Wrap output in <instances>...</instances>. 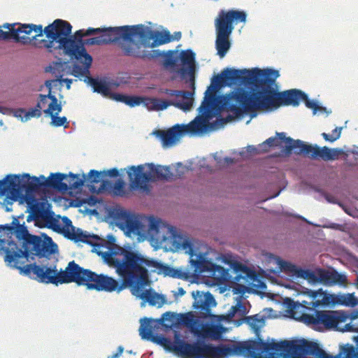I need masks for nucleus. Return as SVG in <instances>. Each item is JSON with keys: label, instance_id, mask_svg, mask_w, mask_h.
<instances>
[{"label": "nucleus", "instance_id": "13", "mask_svg": "<svg viewBox=\"0 0 358 358\" xmlns=\"http://www.w3.org/2000/svg\"><path fill=\"white\" fill-rule=\"evenodd\" d=\"M103 98L122 102L130 107L143 104L148 110H163L169 106H174L185 112L189 111L194 103L195 91H171V99L164 100L156 98L128 96L117 93L116 91H94Z\"/></svg>", "mask_w": 358, "mask_h": 358}, {"label": "nucleus", "instance_id": "3", "mask_svg": "<svg viewBox=\"0 0 358 358\" xmlns=\"http://www.w3.org/2000/svg\"><path fill=\"white\" fill-rule=\"evenodd\" d=\"M62 24V27L56 32V37L59 38L62 46L68 48L69 53L84 58L83 67L88 69L92 62L84 45H101L117 42L126 56L136 58L151 59L159 56L158 51L148 52L142 49L151 46L152 30L145 28L143 25L122 26L108 28H88L86 31L80 29L73 36L71 25L62 21H56L55 24Z\"/></svg>", "mask_w": 358, "mask_h": 358}, {"label": "nucleus", "instance_id": "47", "mask_svg": "<svg viewBox=\"0 0 358 358\" xmlns=\"http://www.w3.org/2000/svg\"><path fill=\"white\" fill-rule=\"evenodd\" d=\"M182 37V34L180 31H176L173 35H171L172 41H179Z\"/></svg>", "mask_w": 358, "mask_h": 358}, {"label": "nucleus", "instance_id": "55", "mask_svg": "<svg viewBox=\"0 0 358 358\" xmlns=\"http://www.w3.org/2000/svg\"><path fill=\"white\" fill-rule=\"evenodd\" d=\"M357 153H358V152H357Z\"/></svg>", "mask_w": 358, "mask_h": 358}, {"label": "nucleus", "instance_id": "18", "mask_svg": "<svg viewBox=\"0 0 358 358\" xmlns=\"http://www.w3.org/2000/svg\"><path fill=\"white\" fill-rule=\"evenodd\" d=\"M288 151H294L296 154H303L313 159L321 158L324 160H333L338 157L340 150L331 149L326 146L320 148L317 145H308L301 140H293L291 138H286Z\"/></svg>", "mask_w": 358, "mask_h": 358}, {"label": "nucleus", "instance_id": "30", "mask_svg": "<svg viewBox=\"0 0 358 358\" xmlns=\"http://www.w3.org/2000/svg\"><path fill=\"white\" fill-rule=\"evenodd\" d=\"M277 136H278V138H277L275 137H271V138H268V139H266L264 143H262V144H260L259 145V149L265 151V150H266V148L268 147L276 146V145H278V139H279V140L285 141V142L286 143L285 149H286L287 152H288V153L291 152V151L289 152L288 150L287 149V142L286 141V138H287L288 137L285 136V134L284 132L277 133Z\"/></svg>", "mask_w": 358, "mask_h": 358}, {"label": "nucleus", "instance_id": "19", "mask_svg": "<svg viewBox=\"0 0 358 358\" xmlns=\"http://www.w3.org/2000/svg\"><path fill=\"white\" fill-rule=\"evenodd\" d=\"M10 183L13 186L11 195L16 198L20 196V192L23 190L26 192L25 196H28L36 192L40 187H45L41 176L31 177L28 173L15 176V179H13Z\"/></svg>", "mask_w": 358, "mask_h": 358}, {"label": "nucleus", "instance_id": "7", "mask_svg": "<svg viewBox=\"0 0 358 358\" xmlns=\"http://www.w3.org/2000/svg\"><path fill=\"white\" fill-rule=\"evenodd\" d=\"M15 234L17 239V241L0 238V241L2 242L0 252L3 251L6 253L5 262L8 266L19 269L21 273L25 275H29L31 273L36 275L34 269L29 268V266L33 267L55 264V262L46 263L47 260L45 259L39 265L34 264L22 267V265L25 263V260L29 257H47L57 252V245L50 237L46 235L38 236L29 234L27 227L24 225H18L15 230Z\"/></svg>", "mask_w": 358, "mask_h": 358}, {"label": "nucleus", "instance_id": "34", "mask_svg": "<svg viewBox=\"0 0 358 358\" xmlns=\"http://www.w3.org/2000/svg\"><path fill=\"white\" fill-rule=\"evenodd\" d=\"M15 179V176H8L5 179L0 180V196H3L8 192V188L10 187V192L13 189V186L10 182Z\"/></svg>", "mask_w": 358, "mask_h": 358}, {"label": "nucleus", "instance_id": "29", "mask_svg": "<svg viewBox=\"0 0 358 358\" xmlns=\"http://www.w3.org/2000/svg\"><path fill=\"white\" fill-rule=\"evenodd\" d=\"M322 358H358V354L352 345L347 344L341 348L338 355L335 356L325 355Z\"/></svg>", "mask_w": 358, "mask_h": 358}, {"label": "nucleus", "instance_id": "31", "mask_svg": "<svg viewBox=\"0 0 358 358\" xmlns=\"http://www.w3.org/2000/svg\"><path fill=\"white\" fill-rule=\"evenodd\" d=\"M336 303L344 306L353 308L358 305V299L354 294H343L337 296Z\"/></svg>", "mask_w": 358, "mask_h": 358}, {"label": "nucleus", "instance_id": "21", "mask_svg": "<svg viewBox=\"0 0 358 358\" xmlns=\"http://www.w3.org/2000/svg\"><path fill=\"white\" fill-rule=\"evenodd\" d=\"M247 314L243 315V317H234V322L236 327L240 326L243 322L247 323L251 329L254 331L255 334L257 336V341H253V342H263V343H270L272 341L276 342L274 339H268L266 341H264L262 339L259 338V330L265 325V319L266 317L264 315L256 314L252 316H245ZM252 342V341H248L243 343H240L238 344H222V345H241V344Z\"/></svg>", "mask_w": 358, "mask_h": 358}, {"label": "nucleus", "instance_id": "11", "mask_svg": "<svg viewBox=\"0 0 358 358\" xmlns=\"http://www.w3.org/2000/svg\"><path fill=\"white\" fill-rule=\"evenodd\" d=\"M62 21L64 23H67L69 25L71 24L65 20L61 19L55 20L52 24L48 25L43 29V26L39 24H4L2 27L0 26V39L8 40L13 39L17 42H20L23 44H27L31 42V38H36L37 36H42L43 33L45 34L48 41L41 40L43 46L48 50L49 52H52L54 47V43H57L58 45L55 49H62L65 53L71 57V59H76L79 63L83 65L84 58H78V56L76 54L71 55L69 53L68 48L66 45L65 47L62 46V43L59 38L56 37V32L59 31L64 24H57L56 21Z\"/></svg>", "mask_w": 358, "mask_h": 358}, {"label": "nucleus", "instance_id": "51", "mask_svg": "<svg viewBox=\"0 0 358 358\" xmlns=\"http://www.w3.org/2000/svg\"><path fill=\"white\" fill-rule=\"evenodd\" d=\"M0 126L1 127L3 126V122L2 120H0Z\"/></svg>", "mask_w": 358, "mask_h": 358}, {"label": "nucleus", "instance_id": "35", "mask_svg": "<svg viewBox=\"0 0 358 358\" xmlns=\"http://www.w3.org/2000/svg\"><path fill=\"white\" fill-rule=\"evenodd\" d=\"M343 129L342 127H336L331 134H328L326 133H322V136L327 141L334 142L337 139L341 137V131Z\"/></svg>", "mask_w": 358, "mask_h": 358}, {"label": "nucleus", "instance_id": "9", "mask_svg": "<svg viewBox=\"0 0 358 358\" xmlns=\"http://www.w3.org/2000/svg\"><path fill=\"white\" fill-rule=\"evenodd\" d=\"M24 201L29 213L27 222L34 220L40 227H48L55 231H61L71 240L87 243L93 247L92 251L95 252L96 249L106 241L97 235L76 229L67 217H62L61 220L55 218L54 213L50 210V206L45 199H38L32 195H28L24 196Z\"/></svg>", "mask_w": 358, "mask_h": 358}, {"label": "nucleus", "instance_id": "50", "mask_svg": "<svg viewBox=\"0 0 358 358\" xmlns=\"http://www.w3.org/2000/svg\"><path fill=\"white\" fill-rule=\"evenodd\" d=\"M297 217L308 222V221L304 217H302L301 216H297ZM308 223L310 224V222H308Z\"/></svg>", "mask_w": 358, "mask_h": 358}, {"label": "nucleus", "instance_id": "25", "mask_svg": "<svg viewBox=\"0 0 358 358\" xmlns=\"http://www.w3.org/2000/svg\"><path fill=\"white\" fill-rule=\"evenodd\" d=\"M66 178V174L60 173H51L48 178H45L44 176L41 175V178L43 180L45 187H52L64 192L68 191L66 182H64Z\"/></svg>", "mask_w": 358, "mask_h": 358}, {"label": "nucleus", "instance_id": "37", "mask_svg": "<svg viewBox=\"0 0 358 358\" xmlns=\"http://www.w3.org/2000/svg\"><path fill=\"white\" fill-rule=\"evenodd\" d=\"M63 81L66 83V87L69 89L70 88V85L71 83V80H63ZM62 80H46L45 83V85L48 90H52L53 87H60V85H62Z\"/></svg>", "mask_w": 358, "mask_h": 358}, {"label": "nucleus", "instance_id": "16", "mask_svg": "<svg viewBox=\"0 0 358 358\" xmlns=\"http://www.w3.org/2000/svg\"><path fill=\"white\" fill-rule=\"evenodd\" d=\"M127 173L131 187L141 190H147L150 182L159 179L168 180L172 176L169 166L152 163L129 166Z\"/></svg>", "mask_w": 358, "mask_h": 358}, {"label": "nucleus", "instance_id": "22", "mask_svg": "<svg viewBox=\"0 0 358 358\" xmlns=\"http://www.w3.org/2000/svg\"><path fill=\"white\" fill-rule=\"evenodd\" d=\"M179 59L183 65L188 66V69L180 67V73L183 78L188 76V83L190 90H195L194 62L195 54L191 50H182L180 53Z\"/></svg>", "mask_w": 358, "mask_h": 358}, {"label": "nucleus", "instance_id": "4", "mask_svg": "<svg viewBox=\"0 0 358 358\" xmlns=\"http://www.w3.org/2000/svg\"><path fill=\"white\" fill-rule=\"evenodd\" d=\"M96 253L108 265L115 268L116 273L123 280L124 284L130 287L134 296L150 306L161 307L166 299L151 288L149 271L164 273L165 275L173 278H182L180 271L164 266L157 261L126 250L110 241H106L103 245L96 248Z\"/></svg>", "mask_w": 358, "mask_h": 358}, {"label": "nucleus", "instance_id": "8", "mask_svg": "<svg viewBox=\"0 0 358 358\" xmlns=\"http://www.w3.org/2000/svg\"><path fill=\"white\" fill-rule=\"evenodd\" d=\"M31 268V266H29ZM36 278L41 282L55 285L75 282L79 285H85L88 289L120 292L127 285L120 284L112 277L103 274H96L88 269L80 267L72 261L64 271L58 272L56 264L34 266L32 267Z\"/></svg>", "mask_w": 358, "mask_h": 358}, {"label": "nucleus", "instance_id": "33", "mask_svg": "<svg viewBox=\"0 0 358 358\" xmlns=\"http://www.w3.org/2000/svg\"><path fill=\"white\" fill-rule=\"evenodd\" d=\"M60 112H57L55 113H50L47 116H50L51 117L50 125L55 127H59L64 126V128H67L69 126V122L66 117H59L58 115Z\"/></svg>", "mask_w": 358, "mask_h": 358}, {"label": "nucleus", "instance_id": "28", "mask_svg": "<svg viewBox=\"0 0 358 358\" xmlns=\"http://www.w3.org/2000/svg\"><path fill=\"white\" fill-rule=\"evenodd\" d=\"M151 47H157L172 41L171 35L167 30L162 31L152 30Z\"/></svg>", "mask_w": 358, "mask_h": 358}, {"label": "nucleus", "instance_id": "44", "mask_svg": "<svg viewBox=\"0 0 358 358\" xmlns=\"http://www.w3.org/2000/svg\"><path fill=\"white\" fill-rule=\"evenodd\" d=\"M124 351V348L122 346H119L117 352L115 353H113L112 355L108 356V358H118L121 356Z\"/></svg>", "mask_w": 358, "mask_h": 358}, {"label": "nucleus", "instance_id": "20", "mask_svg": "<svg viewBox=\"0 0 358 358\" xmlns=\"http://www.w3.org/2000/svg\"><path fill=\"white\" fill-rule=\"evenodd\" d=\"M329 313H336V319L334 320L332 324L326 327V329L358 332V311L353 312L350 316L344 311L329 310Z\"/></svg>", "mask_w": 358, "mask_h": 358}, {"label": "nucleus", "instance_id": "15", "mask_svg": "<svg viewBox=\"0 0 358 358\" xmlns=\"http://www.w3.org/2000/svg\"><path fill=\"white\" fill-rule=\"evenodd\" d=\"M247 15L243 10H222L215 20L216 32L215 48L217 55L224 57L231 47L229 37L234 29V24L246 21Z\"/></svg>", "mask_w": 358, "mask_h": 358}, {"label": "nucleus", "instance_id": "17", "mask_svg": "<svg viewBox=\"0 0 358 358\" xmlns=\"http://www.w3.org/2000/svg\"><path fill=\"white\" fill-rule=\"evenodd\" d=\"M285 305L287 308V315L292 319L303 322L304 324L317 331L326 330V327L332 324L336 319V313H329V310H315L312 315L304 313L306 306L287 299Z\"/></svg>", "mask_w": 358, "mask_h": 358}, {"label": "nucleus", "instance_id": "48", "mask_svg": "<svg viewBox=\"0 0 358 358\" xmlns=\"http://www.w3.org/2000/svg\"><path fill=\"white\" fill-rule=\"evenodd\" d=\"M185 292L183 289V288L179 287L178 289V292L174 294V296H176V297L182 296H183L185 294Z\"/></svg>", "mask_w": 358, "mask_h": 358}, {"label": "nucleus", "instance_id": "14", "mask_svg": "<svg viewBox=\"0 0 358 358\" xmlns=\"http://www.w3.org/2000/svg\"><path fill=\"white\" fill-rule=\"evenodd\" d=\"M265 259L268 266L266 270L270 273L273 274L285 273L293 279L307 280L311 285H343L346 281V276L337 271H328L321 268L315 271L303 269L271 253L265 255Z\"/></svg>", "mask_w": 358, "mask_h": 358}, {"label": "nucleus", "instance_id": "27", "mask_svg": "<svg viewBox=\"0 0 358 358\" xmlns=\"http://www.w3.org/2000/svg\"><path fill=\"white\" fill-rule=\"evenodd\" d=\"M179 56L176 50H169L164 54L163 65L166 69L180 73V67L178 64Z\"/></svg>", "mask_w": 358, "mask_h": 358}, {"label": "nucleus", "instance_id": "38", "mask_svg": "<svg viewBox=\"0 0 358 358\" xmlns=\"http://www.w3.org/2000/svg\"><path fill=\"white\" fill-rule=\"evenodd\" d=\"M216 301L213 297V296L210 293H206L203 296V301H202V308L203 309L208 310L211 307H215L216 306Z\"/></svg>", "mask_w": 358, "mask_h": 358}, {"label": "nucleus", "instance_id": "46", "mask_svg": "<svg viewBox=\"0 0 358 358\" xmlns=\"http://www.w3.org/2000/svg\"><path fill=\"white\" fill-rule=\"evenodd\" d=\"M0 113L4 115H11L13 110L8 108L0 106Z\"/></svg>", "mask_w": 358, "mask_h": 358}, {"label": "nucleus", "instance_id": "36", "mask_svg": "<svg viewBox=\"0 0 358 358\" xmlns=\"http://www.w3.org/2000/svg\"><path fill=\"white\" fill-rule=\"evenodd\" d=\"M103 174H106L104 171L91 170L88 173V180L92 183H98L102 180Z\"/></svg>", "mask_w": 358, "mask_h": 358}, {"label": "nucleus", "instance_id": "52", "mask_svg": "<svg viewBox=\"0 0 358 358\" xmlns=\"http://www.w3.org/2000/svg\"><path fill=\"white\" fill-rule=\"evenodd\" d=\"M147 90H154V88L149 87L147 88Z\"/></svg>", "mask_w": 358, "mask_h": 358}, {"label": "nucleus", "instance_id": "39", "mask_svg": "<svg viewBox=\"0 0 358 358\" xmlns=\"http://www.w3.org/2000/svg\"><path fill=\"white\" fill-rule=\"evenodd\" d=\"M113 192L117 196H125L124 182L122 180L117 181L113 187Z\"/></svg>", "mask_w": 358, "mask_h": 358}, {"label": "nucleus", "instance_id": "2", "mask_svg": "<svg viewBox=\"0 0 358 358\" xmlns=\"http://www.w3.org/2000/svg\"><path fill=\"white\" fill-rule=\"evenodd\" d=\"M110 215L126 236L136 238L138 241L148 240L155 248L182 251L189 255V262L196 272L207 273L219 281L229 280V271L213 262L218 259L214 250L178 233L175 227L161 219L136 215L120 209L113 210Z\"/></svg>", "mask_w": 358, "mask_h": 358}, {"label": "nucleus", "instance_id": "1", "mask_svg": "<svg viewBox=\"0 0 358 358\" xmlns=\"http://www.w3.org/2000/svg\"><path fill=\"white\" fill-rule=\"evenodd\" d=\"M222 91H205L203 100L198 108L199 115L189 124H176L162 134L163 146L176 145L185 136H201L208 130H217L224 127L227 121L222 118L209 125L213 117L220 115L222 111L232 113L237 118L250 115L257 116V110L271 112L280 106H296L304 101L306 107L313 110V115L331 111L319 104L316 100H310L302 91H231L226 95Z\"/></svg>", "mask_w": 358, "mask_h": 358}, {"label": "nucleus", "instance_id": "6", "mask_svg": "<svg viewBox=\"0 0 358 358\" xmlns=\"http://www.w3.org/2000/svg\"><path fill=\"white\" fill-rule=\"evenodd\" d=\"M236 272H240L234 279L238 282L245 284V285L237 284L233 287V292L240 294L234 298L236 303L232 306L226 315H210L208 320H201L192 313L191 325H189V331L199 338L211 340H220L222 334L226 331L221 322H231L234 317H243L250 311V304L245 303L243 295L249 288H257L264 289L266 285L262 282L257 273L247 266L238 263L233 264Z\"/></svg>", "mask_w": 358, "mask_h": 358}, {"label": "nucleus", "instance_id": "10", "mask_svg": "<svg viewBox=\"0 0 358 358\" xmlns=\"http://www.w3.org/2000/svg\"><path fill=\"white\" fill-rule=\"evenodd\" d=\"M280 76L279 71L272 68H226L212 77L206 90H222L225 87L234 90H280L277 82Z\"/></svg>", "mask_w": 358, "mask_h": 358}, {"label": "nucleus", "instance_id": "49", "mask_svg": "<svg viewBox=\"0 0 358 358\" xmlns=\"http://www.w3.org/2000/svg\"><path fill=\"white\" fill-rule=\"evenodd\" d=\"M247 149L249 152H255L257 151V149L252 145L248 146Z\"/></svg>", "mask_w": 358, "mask_h": 358}, {"label": "nucleus", "instance_id": "5", "mask_svg": "<svg viewBox=\"0 0 358 358\" xmlns=\"http://www.w3.org/2000/svg\"><path fill=\"white\" fill-rule=\"evenodd\" d=\"M192 312L186 313H174L166 312L159 320L150 318L141 319L139 335L143 340L149 341L162 345L166 351L186 357L225 358L236 356L239 345H218L214 346L203 342L194 343H186L180 332H174V340L164 337L162 335L155 334V331L161 326L166 329H171L180 325L189 328L191 325Z\"/></svg>", "mask_w": 358, "mask_h": 358}, {"label": "nucleus", "instance_id": "26", "mask_svg": "<svg viewBox=\"0 0 358 358\" xmlns=\"http://www.w3.org/2000/svg\"><path fill=\"white\" fill-rule=\"evenodd\" d=\"M88 83L93 90H110L112 87H118L119 84L107 77L101 78H88Z\"/></svg>", "mask_w": 358, "mask_h": 358}, {"label": "nucleus", "instance_id": "42", "mask_svg": "<svg viewBox=\"0 0 358 358\" xmlns=\"http://www.w3.org/2000/svg\"><path fill=\"white\" fill-rule=\"evenodd\" d=\"M27 113V111L23 108H18L16 110H13V113L11 115H13L14 117L20 119L22 122H27V120H24L25 118V115Z\"/></svg>", "mask_w": 358, "mask_h": 358}, {"label": "nucleus", "instance_id": "24", "mask_svg": "<svg viewBox=\"0 0 358 358\" xmlns=\"http://www.w3.org/2000/svg\"><path fill=\"white\" fill-rule=\"evenodd\" d=\"M303 294L308 297L310 300L308 304L315 308L321 306H328L334 302V296L324 292L322 289L312 290L306 288L303 292ZM303 302L308 303V302L305 301Z\"/></svg>", "mask_w": 358, "mask_h": 358}, {"label": "nucleus", "instance_id": "43", "mask_svg": "<svg viewBox=\"0 0 358 358\" xmlns=\"http://www.w3.org/2000/svg\"><path fill=\"white\" fill-rule=\"evenodd\" d=\"M106 174L104 175V177L106 176H108L110 177H117L119 175V171L117 169H111L110 170H108L107 171H104Z\"/></svg>", "mask_w": 358, "mask_h": 358}, {"label": "nucleus", "instance_id": "23", "mask_svg": "<svg viewBox=\"0 0 358 358\" xmlns=\"http://www.w3.org/2000/svg\"><path fill=\"white\" fill-rule=\"evenodd\" d=\"M56 92L48 91V95L41 94L39 96V100L37 103L38 107L43 110L45 115L62 111V101L58 100L57 96L54 94Z\"/></svg>", "mask_w": 358, "mask_h": 358}, {"label": "nucleus", "instance_id": "12", "mask_svg": "<svg viewBox=\"0 0 358 358\" xmlns=\"http://www.w3.org/2000/svg\"><path fill=\"white\" fill-rule=\"evenodd\" d=\"M315 344L306 340L296 341H272L268 343L248 342L239 345L236 356L247 358H303L315 353Z\"/></svg>", "mask_w": 358, "mask_h": 358}, {"label": "nucleus", "instance_id": "45", "mask_svg": "<svg viewBox=\"0 0 358 358\" xmlns=\"http://www.w3.org/2000/svg\"><path fill=\"white\" fill-rule=\"evenodd\" d=\"M324 198L327 201V202H329V203H338L341 206V204L338 202L337 199L334 196H333V195H330V194H326L324 195Z\"/></svg>", "mask_w": 358, "mask_h": 358}, {"label": "nucleus", "instance_id": "32", "mask_svg": "<svg viewBox=\"0 0 358 358\" xmlns=\"http://www.w3.org/2000/svg\"><path fill=\"white\" fill-rule=\"evenodd\" d=\"M85 178V176H83V178H80L78 175H75L73 173H70L69 175H66V178L64 180V182H66V186L69 189H75L82 187L84 184L83 178Z\"/></svg>", "mask_w": 358, "mask_h": 358}, {"label": "nucleus", "instance_id": "41", "mask_svg": "<svg viewBox=\"0 0 358 358\" xmlns=\"http://www.w3.org/2000/svg\"><path fill=\"white\" fill-rule=\"evenodd\" d=\"M41 110V108H38V104H36L34 108H31L29 110L27 111L25 115L26 117L24 118V120H29L31 117H39L42 114Z\"/></svg>", "mask_w": 358, "mask_h": 358}, {"label": "nucleus", "instance_id": "40", "mask_svg": "<svg viewBox=\"0 0 358 358\" xmlns=\"http://www.w3.org/2000/svg\"><path fill=\"white\" fill-rule=\"evenodd\" d=\"M214 159L217 165L220 168H223L225 166H228L230 164H232L234 162V159L230 157H224L222 158L221 157L218 156L217 154L214 155Z\"/></svg>", "mask_w": 358, "mask_h": 358}, {"label": "nucleus", "instance_id": "53", "mask_svg": "<svg viewBox=\"0 0 358 358\" xmlns=\"http://www.w3.org/2000/svg\"><path fill=\"white\" fill-rule=\"evenodd\" d=\"M59 98H60V99H62V98H63V96H62L60 94H59Z\"/></svg>", "mask_w": 358, "mask_h": 358}, {"label": "nucleus", "instance_id": "54", "mask_svg": "<svg viewBox=\"0 0 358 358\" xmlns=\"http://www.w3.org/2000/svg\"><path fill=\"white\" fill-rule=\"evenodd\" d=\"M2 245V242L0 241V247Z\"/></svg>", "mask_w": 358, "mask_h": 358}]
</instances>
